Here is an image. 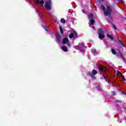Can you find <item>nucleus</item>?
<instances>
[{
	"label": "nucleus",
	"instance_id": "nucleus-20",
	"mask_svg": "<svg viewBox=\"0 0 126 126\" xmlns=\"http://www.w3.org/2000/svg\"><path fill=\"white\" fill-rule=\"evenodd\" d=\"M111 53L113 54V55H116L117 54V52H116V50H115L114 49H111Z\"/></svg>",
	"mask_w": 126,
	"mask_h": 126
},
{
	"label": "nucleus",
	"instance_id": "nucleus-33",
	"mask_svg": "<svg viewBox=\"0 0 126 126\" xmlns=\"http://www.w3.org/2000/svg\"><path fill=\"white\" fill-rule=\"evenodd\" d=\"M113 27H114V29H115V30L117 29L116 26L114 25Z\"/></svg>",
	"mask_w": 126,
	"mask_h": 126
},
{
	"label": "nucleus",
	"instance_id": "nucleus-1",
	"mask_svg": "<svg viewBox=\"0 0 126 126\" xmlns=\"http://www.w3.org/2000/svg\"><path fill=\"white\" fill-rule=\"evenodd\" d=\"M101 7V9H102L104 11L103 14L105 15V16H110L111 14H112V12H113V9L110 6H107L106 7H105V6L104 5L101 4L100 5Z\"/></svg>",
	"mask_w": 126,
	"mask_h": 126
},
{
	"label": "nucleus",
	"instance_id": "nucleus-15",
	"mask_svg": "<svg viewBox=\"0 0 126 126\" xmlns=\"http://www.w3.org/2000/svg\"><path fill=\"white\" fill-rule=\"evenodd\" d=\"M107 36L108 38H109V39H111V40H113L114 39V37L112 36L111 34H107Z\"/></svg>",
	"mask_w": 126,
	"mask_h": 126
},
{
	"label": "nucleus",
	"instance_id": "nucleus-2",
	"mask_svg": "<svg viewBox=\"0 0 126 126\" xmlns=\"http://www.w3.org/2000/svg\"><path fill=\"white\" fill-rule=\"evenodd\" d=\"M44 6L47 10H51L52 9V1L51 0H48L45 2Z\"/></svg>",
	"mask_w": 126,
	"mask_h": 126
},
{
	"label": "nucleus",
	"instance_id": "nucleus-37",
	"mask_svg": "<svg viewBox=\"0 0 126 126\" xmlns=\"http://www.w3.org/2000/svg\"><path fill=\"white\" fill-rule=\"evenodd\" d=\"M100 74H102V71H100Z\"/></svg>",
	"mask_w": 126,
	"mask_h": 126
},
{
	"label": "nucleus",
	"instance_id": "nucleus-17",
	"mask_svg": "<svg viewBox=\"0 0 126 126\" xmlns=\"http://www.w3.org/2000/svg\"><path fill=\"white\" fill-rule=\"evenodd\" d=\"M90 22L91 23V25H93L94 23H95V20L94 19H90Z\"/></svg>",
	"mask_w": 126,
	"mask_h": 126
},
{
	"label": "nucleus",
	"instance_id": "nucleus-27",
	"mask_svg": "<svg viewBox=\"0 0 126 126\" xmlns=\"http://www.w3.org/2000/svg\"><path fill=\"white\" fill-rule=\"evenodd\" d=\"M67 46L68 47H70L71 46V45L70 44V43L68 42L67 44Z\"/></svg>",
	"mask_w": 126,
	"mask_h": 126
},
{
	"label": "nucleus",
	"instance_id": "nucleus-3",
	"mask_svg": "<svg viewBox=\"0 0 126 126\" xmlns=\"http://www.w3.org/2000/svg\"><path fill=\"white\" fill-rule=\"evenodd\" d=\"M97 34H98V38L99 39H104V38H105V35H104V31L102 30V29H99L97 30Z\"/></svg>",
	"mask_w": 126,
	"mask_h": 126
},
{
	"label": "nucleus",
	"instance_id": "nucleus-13",
	"mask_svg": "<svg viewBox=\"0 0 126 126\" xmlns=\"http://www.w3.org/2000/svg\"><path fill=\"white\" fill-rule=\"evenodd\" d=\"M92 73H93V75H96V74L98 73V72L97 71V70L93 69L92 71Z\"/></svg>",
	"mask_w": 126,
	"mask_h": 126
},
{
	"label": "nucleus",
	"instance_id": "nucleus-9",
	"mask_svg": "<svg viewBox=\"0 0 126 126\" xmlns=\"http://www.w3.org/2000/svg\"><path fill=\"white\" fill-rule=\"evenodd\" d=\"M61 49L63 51V52H67V48L65 46L61 47Z\"/></svg>",
	"mask_w": 126,
	"mask_h": 126
},
{
	"label": "nucleus",
	"instance_id": "nucleus-26",
	"mask_svg": "<svg viewBox=\"0 0 126 126\" xmlns=\"http://www.w3.org/2000/svg\"><path fill=\"white\" fill-rule=\"evenodd\" d=\"M104 79L106 81V82H108V83H110V81H109V79H108L107 78H105V79Z\"/></svg>",
	"mask_w": 126,
	"mask_h": 126
},
{
	"label": "nucleus",
	"instance_id": "nucleus-34",
	"mask_svg": "<svg viewBox=\"0 0 126 126\" xmlns=\"http://www.w3.org/2000/svg\"><path fill=\"white\" fill-rule=\"evenodd\" d=\"M115 106L116 107V108H118V107H119V104H116Z\"/></svg>",
	"mask_w": 126,
	"mask_h": 126
},
{
	"label": "nucleus",
	"instance_id": "nucleus-31",
	"mask_svg": "<svg viewBox=\"0 0 126 126\" xmlns=\"http://www.w3.org/2000/svg\"><path fill=\"white\" fill-rule=\"evenodd\" d=\"M122 93L123 94V95H126V93L124 92H122Z\"/></svg>",
	"mask_w": 126,
	"mask_h": 126
},
{
	"label": "nucleus",
	"instance_id": "nucleus-25",
	"mask_svg": "<svg viewBox=\"0 0 126 126\" xmlns=\"http://www.w3.org/2000/svg\"><path fill=\"white\" fill-rule=\"evenodd\" d=\"M115 103H121V102H122V101H121V100H115Z\"/></svg>",
	"mask_w": 126,
	"mask_h": 126
},
{
	"label": "nucleus",
	"instance_id": "nucleus-36",
	"mask_svg": "<svg viewBox=\"0 0 126 126\" xmlns=\"http://www.w3.org/2000/svg\"><path fill=\"white\" fill-rule=\"evenodd\" d=\"M101 1H104L105 0H100Z\"/></svg>",
	"mask_w": 126,
	"mask_h": 126
},
{
	"label": "nucleus",
	"instance_id": "nucleus-6",
	"mask_svg": "<svg viewBox=\"0 0 126 126\" xmlns=\"http://www.w3.org/2000/svg\"><path fill=\"white\" fill-rule=\"evenodd\" d=\"M68 42H69V40H68V38H64L63 39L62 44H63V45H65V44H66L67 43H68Z\"/></svg>",
	"mask_w": 126,
	"mask_h": 126
},
{
	"label": "nucleus",
	"instance_id": "nucleus-12",
	"mask_svg": "<svg viewBox=\"0 0 126 126\" xmlns=\"http://www.w3.org/2000/svg\"><path fill=\"white\" fill-rule=\"evenodd\" d=\"M118 41V43L119 44H120V45H122L123 47H125V45H124V42H123V41H122L120 39H117Z\"/></svg>",
	"mask_w": 126,
	"mask_h": 126
},
{
	"label": "nucleus",
	"instance_id": "nucleus-32",
	"mask_svg": "<svg viewBox=\"0 0 126 126\" xmlns=\"http://www.w3.org/2000/svg\"><path fill=\"white\" fill-rule=\"evenodd\" d=\"M102 76L103 77V78L104 79H106V76H105V75H104V74H102Z\"/></svg>",
	"mask_w": 126,
	"mask_h": 126
},
{
	"label": "nucleus",
	"instance_id": "nucleus-16",
	"mask_svg": "<svg viewBox=\"0 0 126 126\" xmlns=\"http://www.w3.org/2000/svg\"><path fill=\"white\" fill-rule=\"evenodd\" d=\"M96 88L99 91H103V90H102V88H101V86L97 85L96 87Z\"/></svg>",
	"mask_w": 126,
	"mask_h": 126
},
{
	"label": "nucleus",
	"instance_id": "nucleus-35",
	"mask_svg": "<svg viewBox=\"0 0 126 126\" xmlns=\"http://www.w3.org/2000/svg\"><path fill=\"white\" fill-rule=\"evenodd\" d=\"M119 0V1H122L123 2V0Z\"/></svg>",
	"mask_w": 126,
	"mask_h": 126
},
{
	"label": "nucleus",
	"instance_id": "nucleus-5",
	"mask_svg": "<svg viewBox=\"0 0 126 126\" xmlns=\"http://www.w3.org/2000/svg\"><path fill=\"white\" fill-rule=\"evenodd\" d=\"M88 74V75L89 76H90V77H91L93 79H94V80H95L96 77H95L94 76V75H93V74L92 73V72H90V71L88 72V74Z\"/></svg>",
	"mask_w": 126,
	"mask_h": 126
},
{
	"label": "nucleus",
	"instance_id": "nucleus-8",
	"mask_svg": "<svg viewBox=\"0 0 126 126\" xmlns=\"http://www.w3.org/2000/svg\"><path fill=\"white\" fill-rule=\"evenodd\" d=\"M36 2L37 3H40V4H44L45 3V1H44V0H41L40 1V0H35Z\"/></svg>",
	"mask_w": 126,
	"mask_h": 126
},
{
	"label": "nucleus",
	"instance_id": "nucleus-18",
	"mask_svg": "<svg viewBox=\"0 0 126 126\" xmlns=\"http://www.w3.org/2000/svg\"><path fill=\"white\" fill-rule=\"evenodd\" d=\"M43 27L44 28V29H45V31H46L47 32H49V30L48 29V27H47V26L46 25H43Z\"/></svg>",
	"mask_w": 126,
	"mask_h": 126
},
{
	"label": "nucleus",
	"instance_id": "nucleus-7",
	"mask_svg": "<svg viewBox=\"0 0 126 126\" xmlns=\"http://www.w3.org/2000/svg\"><path fill=\"white\" fill-rule=\"evenodd\" d=\"M56 38L58 42H61V34H60V33L56 34Z\"/></svg>",
	"mask_w": 126,
	"mask_h": 126
},
{
	"label": "nucleus",
	"instance_id": "nucleus-4",
	"mask_svg": "<svg viewBox=\"0 0 126 126\" xmlns=\"http://www.w3.org/2000/svg\"><path fill=\"white\" fill-rule=\"evenodd\" d=\"M79 49L80 51H81L82 53H84L85 52V45H84V44L83 43H79L78 44Z\"/></svg>",
	"mask_w": 126,
	"mask_h": 126
},
{
	"label": "nucleus",
	"instance_id": "nucleus-28",
	"mask_svg": "<svg viewBox=\"0 0 126 126\" xmlns=\"http://www.w3.org/2000/svg\"><path fill=\"white\" fill-rule=\"evenodd\" d=\"M93 53H94V54H96V50L95 49H94L93 50Z\"/></svg>",
	"mask_w": 126,
	"mask_h": 126
},
{
	"label": "nucleus",
	"instance_id": "nucleus-22",
	"mask_svg": "<svg viewBox=\"0 0 126 126\" xmlns=\"http://www.w3.org/2000/svg\"><path fill=\"white\" fill-rule=\"evenodd\" d=\"M60 21L62 23H63V24H64V23H65V22H66V21H65V20L64 19H61Z\"/></svg>",
	"mask_w": 126,
	"mask_h": 126
},
{
	"label": "nucleus",
	"instance_id": "nucleus-21",
	"mask_svg": "<svg viewBox=\"0 0 126 126\" xmlns=\"http://www.w3.org/2000/svg\"><path fill=\"white\" fill-rule=\"evenodd\" d=\"M119 74H120L121 77L123 78V80H126V78L124 76V75L121 73V72H119Z\"/></svg>",
	"mask_w": 126,
	"mask_h": 126
},
{
	"label": "nucleus",
	"instance_id": "nucleus-24",
	"mask_svg": "<svg viewBox=\"0 0 126 126\" xmlns=\"http://www.w3.org/2000/svg\"><path fill=\"white\" fill-rule=\"evenodd\" d=\"M112 95H113L114 96H116V95H117V93H116V92L113 91L112 92Z\"/></svg>",
	"mask_w": 126,
	"mask_h": 126
},
{
	"label": "nucleus",
	"instance_id": "nucleus-23",
	"mask_svg": "<svg viewBox=\"0 0 126 126\" xmlns=\"http://www.w3.org/2000/svg\"><path fill=\"white\" fill-rule=\"evenodd\" d=\"M120 57L121 58L122 60H124V55H123V53H120Z\"/></svg>",
	"mask_w": 126,
	"mask_h": 126
},
{
	"label": "nucleus",
	"instance_id": "nucleus-11",
	"mask_svg": "<svg viewBox=\"0 0 126 126\" xmlns=\"http://www.w3.org/2000/svg\"><path fill=\"white\" fill-rule=\"evenodd\" d=\"M74 33L73 32L72 33H70L69 35V38L70 39H72V38H74Z\"/></svg>",
	"mask_w": 126,
	"mask_h": 126
},
{
	"label": "nucleus",
	"instance_id": "nucleus-10",
	"mask_svg": "<svg viewBox=\"0 0 126 126\" xmlns=\"http://www.w3.org/2000/svg\"><path fill=\"white\" fill-rule=\"evenodd\" d=\"M98 67L100 71H103V70H104L105 69V67L102 65H99L98 66Z\"/></svg>",
	"mask_w": 126,
	"mask_h": 126
},
{
	"label": "nucleus",
	"instance_id": "nucleus-14",
	"mask_svg": "<svg viewBox=\"0 0 126 126\" xmlns=\"http://www.w3.org/2000/svg\"><path fill=\"white\" fill-rule=\"evenodd\" d=\"M74 35H75V38H79V35L77 34V32L75 31H73Z\"/></svg>",
	"mask_w": 126,
	"mask_h": 126
},
{
	"label": "nucleus",
	"instance_id": "nucleus-30",
	"mask_svg": "<svg viewBox=\"0 0 126 126\" xmlns=\"http://www.w3.org/2000/svg\"><path fill=\"white\" fill-rule=\"evenodd\" d=\"M60 33L63 34V31L62 30V31H60Z\"/></svg>",
	"mask_w": 126,
	"mask_h": 126
},
{
	"label": "nucleus",
	"instance_id": "nucleus-29",
	"mask_svg": "<svg viewBox=\"0 0 126 126\" xmlns=\"http://www.w3.org/2000/svg\"><path fill=\"white\" fill-rule=\"evenodd\" d=\"M59 28H60V31H63V28H62V26H60L59 27Z\"/></svg>",
	"mask_w": 126,
	"mask_h": 126
},
{
	"label": "nucleus",
	"instance_id": "nucleus-19",
	"mask_svg": "<svg viewBox=\"0 0 126 126\" xmlns=\"http://www.w3.org/2000/svg\"><path fill=\"white\" fill-rule=\"evenodd\" d=\"M89 18H90V19H93V18H94V14H91L89 16Z\"/></svg>",
	"mask_w": 126,
	"mask_h": 126
}]
</instances>
